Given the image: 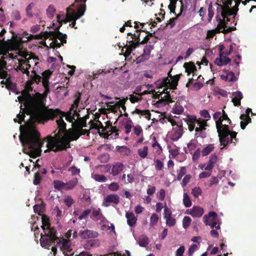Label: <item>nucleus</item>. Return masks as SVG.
Masks as SVG:
<instances>
[{
    "mask_svg": "<svg viewBox=\"0 0 256 256\" xmlns=\"http://www.w3.org/2000/svg\"><path fill=\"white\" fill-rule=\"evenodd\" d=\"M65 115V112L62 111L58 108L52 109L48 108L46 106L44 103H39L36 104L33 110V113L32 114V119L35 122L40 124H44L48 122L49 120H53L54 118L59 116L60 118L56 120V123L58 126V130L57 133L52 136H48L44 139V141L46 142V147L47 149L44 150V152H47L50 151H54V152H60V150H56L55 148H56L59 144H56L53 150L51 147L50 142L52 138H62V134L64 135L68 130L66 129V123L63 120V117Z\"/></svg>",
    "mask_w": 256,
    "mask_h": 256,
    "instance_id": "1",
    "label": "nucleus"
},
{
    "mask_svg": "<svg viewBox=\"0 0 256 256\" xmlns=\"http://www.w3.org/2000/svg\"><path fill=\"white\" fill-rule=\"evenodd\" d=\"M20 139L24 146V153L33 158L40 156L44 142L41 141L40 134L37 130L34 128L26 130L20 136Z\"/></svg>",
    "mask_w": 256,
    "mask_h": 256,
    "instance_id": "2",
    "label": "nucleus"
},
{
    "mask_svg": "<svg viewBox=\"0 0 256 256\" xmlns=\"http://www.w3.org/2000/svg\"><path fill=\"white\" fill-rule=\"evenodd\" d=\"M90 134V130L86 129L81 128H69L67 132L63 135L62 138L58 137L57 138H52L50 142L52 149L56 147V144H59L58 146L55 148L56 150H64L68 148H70V142L73 140H77L81 136L86 134L88 136Z\"/></svg>",
    "mask_w": 256,
    "mask_h": 256,
    "instance_id": "3",
    "label": "nucleus"
},
{
    "mask_svg": "<svg viewBox=\"0 0 256 256\" xmlns=\"http://www.w3.org/2000/svg\"><path fill=\"white\" fill-rule=\"evenodd\" d=\"M42 226H41L44 234H40V243L42 247L49 249L52 242L58 240L56 230L54 228L50 226V219L46 215L42 216Z\"/></svg>",
    "mask_w": 256,
    "mask_h": 256,
    "instance_id": "4",
    "label": "nucleus"
},
{
    "mask_svg": "<svg viewBox=\"0 0 256 256\" xmlns=\"http://www.w3.org/2000/svg\"><path fill=\"white\" fill-rule=\"evenodd\" d=\"M222 120L220 118L216 120V127L218 134L220 142L224 147L227 146L230 143L236 144V132H230L228 124H222Z\"/></svg>",
    "mask_w": 256,
    "mask_h": 256,
    "instance_id": "5",
    "label": "nucleus"
},
{
    "mask_svg": "<svg viewBox=\"0 0 256 256\" xmlns=\"http://www.w3.org/2000/svg\"><path fill=\"white\" fill-rule=\"evenodd\" d=\"M184 120L188 125V128L190 132L194 130L196 124L201 129V131L203 132L206 130V126H208V120L197 118L196 116L188 115Z\"/></svg>",
    "mask_w": 256,
    "mask_h": 256,
    "instance_id": "6",
    "label": "nucleus"
},
{
    "mask_svg": "<svg viewBox=\"0 0 256 256\" xmlns=\"http://www.w3.org/2000/svg\"><path fill=\"white\" fill-rule=\"evenodd\" d=\"M76 2L82 3L78 8L76 12L74 10L70 8H66V18L68 21L72 22V20H77L82 16L86 10V2L76 0Z\"/></svg>",
    "mask_w": 256,
    "mask_h": 256,
    "instance_id": "7",
    "label": "nucleus"
},
{
    "mask_svg": "<svg viewBox=\"0 0 256 256\" xmlns=\"http://www.w3.org/2000/svg\"><path fill=\"white\" fill-rule=\"evenodd\" d=\"M52 74V72L50 70H46L42 72V86L44 88V91L42 94L39 92H36V95L38 96V98H46L48 94L50 92L49 88V80Z\"/></svg>",
    "mask_w": 256,
    "mask_h": 256,
    "instance_id": "8",
    "label": "nucleus"
},
{
    "mask_svg": "<svg viewBox=\"0 0 256 256\" xmlns=\"http://www.w3.org/2000/svg\"><path fill=\"white\" fill-rule=\"evenodd\" d=\"M137 33H138V34H132L131 32H128V36H132V40H134L135 41H134L133 40H130L129 42V44H126L124 46V48H126V52L125 54L126 56H128L130 55L133 50L136 48L137 46H138L140 44V30H136Z\"/></svg>",
    "mask_w": 256,
    "mask_h": 256,
    "instance_id": "9",
    "label": "nucleus"
},
{
    "mask_svg": "<svg viewBox=\"0 0 256 256\" xmlns=\"http://www.w3.org/2000/svg\"><path fill=\"white\" fill-rule=\"evenodd\" d=\"M235 6L232 8H230L228 7L224 8L222 18H224V19H226V22L230 21V19L228 18L229 16L234 15L233 18H235V16L238 10V6L241 2V0H236L235 1Z\"/></svg>",
    "mask_w": 256,
    "mask_h": 256,
    "instance_id": "10",
    "label": "nucleus"
},
{
    "mask_svg": "<svg viewBox=\"0 0 256 256\" xmlns=\"http://www.w3.org/2000/svg\"><path fill=\"white\" fill-rule=\"evenodd\" d=\"M217 214L214 212H210L208 215L206 214L203 218L204 223L206 226H210L212 228H214L217 225L216 219Z\"/></svg>",
    "mask_w": 256,
    "mask_h": 256,
    "instance_id": "11",
    "label": "nucleus"
},
{
    "mask_svg": "<svg viewBox=\"0 0 256 256\" xmlns=\"http://www.w3.org/2000/svg\"><path fill=\"white\" fill-rule=\"evenodd\" d=\"M120 202V198L116 194H110L106 196L102 202L103 206L108 207L110 205L114 206L118 205Z\"/></svg>",
    "mask_w": 256,
    "mask_h": 256,
    "instance_id": "12",
    "label": "nucleus"
},
{
    "mask_svg": "<svg viewBox=\"0 0 256 256\" xmlns=\"http://www.w3.org/2000/svg\"><path fill=\"white\" fill-rule=\"evenodd\" d=\"M60 26L58 27L55 32H46V34L48 35L47 38H50V40H60L62 43H66L67 35L66 34H63L60 32L58 30Z\"/></svg>",
    "mask_w": 256,
    "mask_h": 256,
    "instance_id": "13",
    "label": "nucleus"
},
{
    "mask_svg": "<svg viewBox=\"0 0 256 256\" xmlns=\"http://www.w3.org/2000/svg\"><path fill=\"white\" fill-rule=\"evenodd\" d=\"M23 96H18V100L20 102H24V105L26 106H29L32 108V114L33 113V110L34 106L39 103H44L43 102H36L35 99L34 98V100H30L27 98V93L24 92L22 94ZM31 117L32 118V115H31Z\"/></svg>",
    "mask_w": 256,
    "mask_h": 256,
    "instance_id": "14",
    "label": "nucleus"
},
{
    "mask_svg": "<svg viewBox=\"0 0 256 256\" xmlns=\"http://www.w3.org/2000/svg\"><path fill=\"white\" fill-rule=\"evenodd\" d=\"M78 235L82 239H90L98 237L99 234L96 231L94 230L85 229L84 230H80Z\"/></svg>",
    "mask_w": 256,
    "mask_h": 256,
    "instance_id": "15",
    "label": "nucleus"
},
{
    "mask_svg": "<svg viewBox=\"0 0 256 256\" xmlns=\"http://www.w3.org/2000/svg\"><path fill=\"white\" fill-rule=\"evenodd\" d=\"M252 112V109L248 108L246 110L245 114H242L240 116V119L242 120L240 122V128L244 130L246 126L251 122L252 119L250 117V113Z\"/></svg>",
    "mask_w": 256,
    "mask_h": 256,
    "instance_id": "16",
    "label": "nucleus"
},
{
    "mask_svg": "<svg viewBox=\"0 0 256 256\" xmlns=\"http://www.w3.org/2000/svg\"><path fill=\"white\" fill-rule=\"evenodd\" d=\"M168 88L163 90L162 92V94H164V98H162V99H160V100L156 102V104L157 106H160V104H162V105L164 106L173 102V100H172L171 96L170 94V92H168Z\"/></svg>",
    "mask_w": 256,
    "mask_h": 256,
    "instance_id": "17",
    "label": "nucleus"
},
{
    "mask_svg": "<svg viewBox=\"0 0 256 256\" xmlns=\"http://www.w3.org/2000/svg\"><path fill=\"white\" fill-rule=\"evenodd\" d=\"M124 166L123 164L120 162H116L113 164L112 170L110 174L113 176H118L124 170Z\"/></svg>",
    "mask_w": 256,
    "mask_h": 256,
    "instance_id": "18",
    "label": "nucleus"
},
{
    "mask_svg": "<svg viewBox=\"0 0 256 256\" xmlns=\"http://www.w3.org/2000/svg\"><path fill=\"white\" fill-rule=\"evenodd\" d=\"M29 63V60H21L20 61V65L18 66L19 70H21L23 74H26L28 76L30 74L28 70L31 66Z\"/></svg>",
    "mask_w": 256,
    "mask_h": 256,
    "instance_id": "19",
    "label": "nucleus"
},
{
    "mask_svg": "<svg viewBox=\"0 0 256 256\" xmlns=\"http://www.w3.org/2000/svg\"><path fill=\"white\" fill-rule=\"evenodd\" d=\"M56 242L64 250H66V252H71L72 250L70 248V242L66 239L62 238L60 240L58 238V240H56L54 242H52L51 245L54 244Z\"/></svg>",
    "mask_w": 256,
    "mask_h": 256,
    "instance_id": "20",
    "label": "nucleus"
},
{
    "mask_svg": "<svg viewBox=\"0 0 256 256\" xmlns=\"http://www.w3.org/2000/svg\"><path fill=\"white\" fill-rule=\"evenodd\" d=\"M216 20L218 22V26L213 30H214V34H219L220 32H222V29L223 28H227V22H226V19H222L221 18V17L220 16H218V15L216 16Z\"/></svg>",
    "mask_w": 256,
    "mask_h": 256,
    "instance_id": "21",
    "label": "nucleus"
},
{
    "mask_svg": "<svg viewBox=\"0 0 256 256\" xmlns=\"http://www.w3.org/2000/svg\"><path fill=\"white\" fill-rule=\"evenodd\" d=\"M204 211L202 208L199 206H194L190 210L189 214L192 217L200 218L202 216Z\"/></svg>",
    "mask_w": 256,
    "mask_h": 256,
    "instance_id": "22",
    "label": "nucleus"
},
{
    "mask_svg": "<svg viewBox=\"0 0 256 256\" xmlns=\"http://www.w3.org/2000/svg\"><path fill=\"white\" fill-rule=\"evenodd\" d=\"M173 130L174 132V136L176 140H178L182 136L184 133L182 124H178V123H176V126H173Z\"/></svg>",
    "mask_w": 256,
    "mask_h": 256,
    "instance_id": "23",
    "label": "nucleus"
},
{
    "mask_svg": "<svg viewBox=\"0 0 256 256\" xmlns=\"http://www.w3.org/2000/svg\"><path fill=\"white\" fill-rule=\"evenodd\" d=\"M34 83L32 79L28 80L26 84L25 90L22 91V94L24 92L27 93V98L30 100H34V98L30 94V92H32L33 90V88L32 85Z\"/></svg>",
    "mask_w": 256,
    "mask_h": 256,
    "instance_id": "24",
    "label": "nucleus"
},
{
    "mask_svg": "<svg viewBox=\"0 0 256 256\" xmlns=\"http://www.w3.org/2000/svg\"><path fill=\"white\" fill-rule=\"evenodd\" d=\"M126 217L127 219V223L128 226H133L136 224L137 218L132 212H126Z\"/></svg>",
    "mask_w": 256,
    "mask_h": 256,
    "instance_id": "25",
    "label": "nucleus"
},
{
    "mask_svg": "<svg viewBox=\"0 0 256 256\" xmlns=\"http://www.w3.org/2000/svg\"><path fill=\"white\" fill-rule=\"evenodd\" d=\"M151 48L150 46H146L144 50V54H142L140 56L138 57L137 58L138 62H141L145 61L146 60L148 59L150 57V48Z\"/></svg>",
    "mask_w": 256,
    "mask_h": 256,
    "instance_id": "26",
    "label": "nucleus"
},
{
    "mask_svg": "<svg viewBox=\"0 0 256 256\" xmlns=\"http://www.w3.org/2000/svg\"><path fill=\"white\" fill-rule=\"evenodd\" d=\"M86 126V118H80L74 122L73 127L72 128H81Z\"/></svg>",
    "mask_w": 256,
    "mask_h": 256,
    "instance_id": "27",
    "label": "nucleus"
},
{
    "mask_svg": "<svg viewBox=\"0 0 256 256\" xmlns=\"http://www.w3.org/2000/svg\"><path fill=\"white\" fill-rule=\"evenodd\" d=\"M184 67L185 68L186 72L188 74V75L196 71V66L192 62H185Z\"/></svg>",
    "mask_w": 256,
    "mask_h": 256,
    "instance_id": "28",
    "label": "nucleus"
},
{
    "mask_svg": "<svg viewBox=\"0 0 256 256\" xmlns=\"http://www.w3.org/2000/svg\"><path fill=\"white\" fill-rule=\"evenodd\" d=\"M220 78L225 81L236 82L237 78L235 76L234 73L232 72H228L226 73V76L221 75Z\"/></svg>",
    "mask_w": 256,
    "mask_h": 256,
    "instance_id": "29",
    "label": "nucleus"
},
{
    "mask_svg": "<svg viewBox=\"0 0 256 256\" xmlns=\"http://www.w3.org/2000/svg\"><path fill=\"white\" fill-rule=\"evenodd\" d=\"M231 61V59L228 57L220 56V58L216 59L215 64L218 66H222L227 64Z\"/></svg>",
    "mask_w": 256,
    "mask_h": 256,
    "instance_id": "30",
    "label": "nucleus"
},
{
    "mask_svg": "<svg viewBox=\"0 0 256 256\" xmlns=\"http://www.w3.org/2000/svg\"><path fill=\"white\" fill-rule=\"evenodd\" d=\"M90 210L92 212V215L90 216L92 218H96L97 220H100V217L102 216V210L100 208L91 207Z\"/></svg>",
    "mask_w": 256,
    "mask_h": 256,
    "instance_id": "31",
    "label": "nucleus"
},
{
    "mask_svg": "<svg viewBox=\"0 0 256 256\" xmlns=\"http://www.w3.org/2000/svg\"><path fill=\"white\" fill-rule=\"evenodd\" d=\"M78 179L74 178L67 182H65V190H72L78 184Z\"/></svg>",
    "mask_w": 256,
    "mask_h": 256,
    "instance_id": "32",
    "label": "nucleus"
},
{
    "mask_svg": "<svg viewBox=\"0 0 256 256\" xmlns=\"http://www.w3.org/2000/svg\"><path fill=\"white\" fill-rule=\"evenodd\" d=\"M89 124H90V128H94L98 130L102 128L103 132L106 130V128L104 127L102 123L98 120H97L96 122H94L93 120H91L89 122Z\"/></svg>",
    "mask_w": 256,
    "mask_h": 256,
    "instance_id": "33",
    "label": "nucleus"
},
{
    "mask_svg": "<svg viewBox=\"0 0 256 256\" xmlns=\"http://www.w3.org/2000/svg\"><path fill=\"white\" fill-rule=\"evenodd\" d=\"M156 84L159 88L168 86L170 88V80L168 78H164L162 80H158L156 82Z\"/></svg>",
    "mask_w": 256,
    "mask_h": 256,
    "instance_id": "34",
    "label": "nucleus"
},
{
    "mask_svg": "<svg viewBox=\"0 0 256 256\" xmlns=\"http://www.w3.org/2000/svg\"><path fill=\"white\" fill-rule=\"evenodd\" d=\"M74 96L76 98L69 110L70 112H72L74 110H76L78 108L81 98V94L78 92L75 94Z\"/></svg>",
    "mask_w": 256,
    "mask_h": 256,
    "instance_id": "35",
    "label": "nucleus"
},
{
    "mask_svg": "<svg viewBox=\"0 0 256 256\" xmlns=\"http://www.w3.org/2000/svg\"><path fill=\"white\" fill-rule=\"evenodd\" d=\"M182 75V74H178L173 76L172 78L171 79L172 82L170 81V89L176 90L177 88L178 82Z\"/></svg>",
    "mask_w": 256,
    "mask_h": 256,
    "instance_id": "36",
    "label": "nucleus"
},
{
    "mask_svg": "<svg viewBox=\"0 0 256 256\" xmlns=\"http://www.w3.org/2000/svg\"><path fill=\"white\" fill-rule=\"evenodd\" d=\"M138 242L140 246L146 247L149 243L148 238L146 236L142 235L140 236Z\"/></svg>",
    "mask_w": 256,
    "mask_h": 256,
    "instance_id": "37",
    "label": "nucleus"
},
{
    "mask_svg": "<svg viewBox=\"0 0 256 256\" xmlns=\"http://www.w3.org/2000/svg\"><path fill=\"white\" fill-rule=\"evenodd\" d=\"M54 188L58 190H65V182L60 180H54L53 182Z\"/></svg>",
    "mask_w": 256,
    "mask_h": 256,
    "instance_id": "38",
    "label": "nucleus"
},
{
    "mask_svg": "<svg viewBox=\"0 0 256 256\" xmlns=\"http://www.w3.org/2000/svg\"><path fill=\"white\" fill-rule=\"evenodd\" d=\"M182 6H181V12L180 14H178L174 18H170L169 20L168 21L167 23L166 24V26H164V28H165L168 26H170V28H172L176 24L175 21L177 20L178 18L179 17V16L180 15V14L182 12V10L183 8V4L182 2H181Z\"/></svg>",
    "mask_w": 256,
    "mask_h": 256,
    "instance_id": "39",
    "label": "nucleus"
},
{
    "mask_svg": "<svg viewBox=\"0 0 256 256\" xmlns=\"http://www.w3.org/2000/svg\"><path fill=\"white\" fill-rule=\"evenodd\" d=\"M214 144H209L204 147L202 150V156H206L210 154L214 150Z\"/></svg>",
    "mask_w": 256,
    "mask_h": 256,
    "instance_id": "40",
    "label": "nucleus"
},
{
    "mask_svg": "<svg viewBox=\"0 0 256 256\" xmlns=\"http://www.w3.org/2000/svg\"><path fill=\"white\" fill-rule=\"evenodd\" d=\"M46 32H41L40 34H36V35H30V36L28 37V40H32V39H36V40H41L43 38H44L45 39L48 38H47V36L48 35L46 34Z\"/></svg>",
    "mask_w": 256,
    "mask_h": 256,
    "instance_id": "41",
    "label": "nucleus"
},
{
    "mask_svg": "<svg viewBox=\"0 0 256 256\" xmlns=\"http://www.w3.org/2000/svg\"><path fill=\"white\" fill-rule=\"evenodd\" d=\"M92 178L98 182H104L108 180L107 178L104 174H92Z\"/></svg>",
    "mask_w": 256,
    "mask_h": 256,
    "instance_id": "42",
    "label": "nucleus"
},
{
    "mask_svg": "<svg viewBox=\"0 0 256 256\" xmlns=\"http://www.w3.org/2000/svg\"><path fill=\"white\" fill-rule=\"evenodd\" d=\"M184 110V108L180 104V102H176L172 108V112L176 114H181Z\"/></svg>",
    "mask_w": 256,
    "mask_h": 256,
    "instance_id": "43",
    "label": "nucleus"
},
{
    "mask_svg": "<svg viewBox=\"0 0 256 256\" xmlns=\"http://www.w3.org/2000/svg\"><path fill=\"white\" fill-rule=\"evenodd\" d=\"M30 78L34 82L37 84H38L42 80V77L38 75L34 70L32 72Z\"/></svg>",
    "mask_w": 256,
    "mask_h": 256,
    "instance_id": "44",
    "label": "nucleus"
},
{
    "mask_svg": "<svg viewBox=\"0 0 256 256\" xmlns=\"http://www.w3.org/2000/svg\"><path fill=\"white\" fill-rule=\"evenodd\" d=\"M183 197V204L185 207L189 208L191 206L192 202L188 194L187 193H184Z\"/></svg>",
    "mask_w": 256,
    "mask_h": 256,
    "instance_id": "45",
    "label": "nucleus"
},
{
    "mask_svg": "<svg viewBox=\"0 0 256 256\" xmlns=\"http://www.w3.org/2000/svg\"><path fill=\"white\" fill-rule=\"evenodd\" d=\"M138 154L141 158H146L148 154V147L145 146L142 148H139L138 150Z\"/></svg>",
    "mask_w": 256,
    "mask_h": 256,
    "instance_id": "46",
    "label": "nucleus"
},
{
    "mask_svg": "<svg viewBox=\"0 0 256 256\" xmlns=\"http://www.w3.org/2000/svg\"><path fill=\"white\" fill-rule=\"evenodd\" d=\"M56 11L53 5H50L46 10V14L50 18H52L54 16V14Z\"/></svg>",
    "mask_w": 256,
    "mask_h": 256,
    "instance_id": "47",
    "label": "nucleus"
},
{
    "mask_svg": "<svg viewBox=\"0 0 256 256\" xmlns=\"http://www.w3.org/2000/svg\"><path fill=\"white\" fill-rule=\"evenodd\" d=\"M116 148L119 152L123 154L128 155L130 154V150L126 146H117Z\"/></svg>",
    "mask_w": 256,
    "mask_h": 256,
    "instance_id": "48",
    "label": "nucleus"
},
{
    "mask_svg": "<svg viewBox=\"0 0 256 256\" xmlns=\"http://www.w3.org/2000/svg\"><path fill=\"white\" fill-rule=\"evenodd\" d=\"M64 116H66V120L68 122L72 123V126H73V124H74V121L75 122L76 120H75L74 116H72V112L69 110L66 113H65Z\"/></svg>",
    "mask_w": 256,
    "mask_h": 256,
    "instance_id": "49",
    "label": "nucleus"
},
{
    "mask_svg": "<svg viewBox=\"0 0 256 256\" xmlns=\"http://www.w3.org/2000/svg\"><path fill=\"white\" fill-rule=\"evenodd\" d=\"M34 6V2H30L26 7V16L28 18H32L34 16V14H32V8Z\"/></svg>",
    "mask_w": 256,
    "mask_h": 256,
    "instance_id": "50",
    "label": "nucleus"
},
{
    "mask_svg": "<svg viewBox=\"0 0 256 256\" xmlns=\"http://www.w3.org/2000/svg\"><path fill=\"white\" fill-rule=\"evenodd\" d=\"M202 193V190L201 188L199 186L195 187L193 188L192 190V194L196 198H198L199 196L201 195Z\"/></svg>",
    "mask_w": 256,
    "mask_h": 256,
    "instance_id": "51",
    "label": "nucleus"
},
{
    "mask_svg": "<svg viewBox=\"0 0 256 256\" xmlns=\"http://www.w3.org/2000/svg\"><path fill=\"white\" fill-rule=\"evenodd\" d=\"M155 168L156 170L160 171L162 170L164 167V163L160 160H154Z\"/></svg>",
    "mask_w": 256,
    "mask_h": 256,
    "instance_id": "52",
    "label": "nucleus"
},
{
    "mask_svg": "<svg viewBox=\"0 0 256 256\" xmlns=\"http://www.w3.org/2000/svg\"><path fill=\"white\" fill-rule=\"evenodd\" d=\"M91 210L90 208L84 210L82 212L78 217V220H82L83 219H86L88 216L90 214Z\"/></svg>",
    "mask_w": 256,
    "mask_h": 256,
    "instance_id": "53",
    "label": "nucleus"
},
{
    "mask_svg": "<svg viewBox=\"0 0 256 256\" xmlns=\"http://www.w3.org/2000/svg\"><path fill=\"white\" fill-rule=\"evenodd\" d=\"M158 220V216L156 214H153L150 218V226H156Z\"/></svg>",
    "mask_w": 256,
    "mask_h": 256,
    "instance_id": "54",
    "label": "nucleus"
},
{
    "mask_svg": "<svg viewBox=\"0 0 256 256\" xmlns=\"http://www.w3.org/2000/svg\"><path fill=\"white\" fill-rule=\"evenodd\" d=\"M107 106L108 108V110H110L112 112L116 113L117 112L118 108L116 106L115 104H114V102H110L106 103Z\"/></svg>",
    "mask_w": 256,
    "mask_h": 256,
    "instance_id": "55",
    "label": "nucleus"
},
{
    "mask_svg": "<svg viewBox=\"0 0 256 256\" xmlns=\"http://www.w3.org/2000/svg\"><path fill=\"white\" fill-rule=\"evenodd\" d=\"M108 188L110 191L116 192L120 188L119 184L116 182H112L108 186Z\"/></svg>",
    "mask_w": 256,
    "mask_h": 256,
    "instance_id": "56",
    "label": "nucleus"
},
{
    "mask_svg": "<svg viewBox=\"0 0 256 256\" xmlns=\"http://www.w3.org/2000/svg\"><path fill=\"white\" fill-rule=\"evenodd\" d=\"M198 250V246L196 244H192L188 250V256H192L194 253Z\"/></svg>",
    "mask_w": 256,
    "mask_h": 256,
    "instance_id": "57",
    "label": "nucleus"
},
{
    "mask_svg": "<svg viewBox=\"0 0 256 256\" xmlns=\"http://www.w3.org/2000/svg\"><path fill=\"white\" fill-rule=\"evenodd\" d=\"M192 220L188 216L184 217L182 220V226L184 228H188Z\"/></svg>",
    "mask_w": 256,
    "mask_h": 256,
    "instance_id": "58",
    "label": "nucleus"
},
{
    "mask_svg": "<svg viewBox=\"0 0 256 256\" xmlns=\"http://www.w3.org/2000/svg\"><path fill=\"white\" fill-rule=\"evenodd\" d=\"M52 42L50 43V47L55 48H60L62 45H63L64 43L58 42L56 40H52Z\"/></svg>",
    "mask_w": 256,
    "mask_h": 256,
    "instance_id": "59",
    "label": "nucleus"
},
{
    "mask_svg": "<svg viewBox=\"0 0 256 256\" xmlns=\"http://www.w3.org/2000/svg\"><path fill=\"white\" fill-rule=\"evenodd\" d=\"M42 180V178L40 176V174L39 172H36L34 176V179L33 180V184L34 185H38L40 184V181Z\"/></svg>",
    "mask_w": 256,
    "mask_h": 256,
    "instance_id": "60",
    "label": "nucleus"
},
{
    "mask_svg": "<svg viewBox=\"0 0 256 256\" xmlns=\"http://www.w3.org/2000/svg\"><path fill=\"white\" fill-rule=\"evenodd\" d=\"M64 202L68 207H70L74 204V201L72 198L70 196H67L64 200Z\"/></svg>",
    "mask_w": 256,
    "mask_h": 256,
    "instance_id": "61",
    "label": "nucleus"
},
{
    "mask_svg": "<svg viewBox=\"0 0 256 256\" xmlns=\"http://www.w3.org/2000/svg\"><path fill=\"white\" fill-rule=\"evenodd\" d=\"M178 0H170V2L168 6V8L171 12L175 14V10L176 8V4Z\"/></svg>",
    "mask_w": 256,
    "mask_h": 256,
    "instance_id": "62",
    "label": "nucleus"
},
{
    "mask_svg": "<svg viewBox=\"0 0 256 256\" xmlns=\"http://www.w3.org/2000/svg\"><path fill=\"white\" fill-rule=\"evenodd\" d=\"M186 174V168L184 166L180 167V172L177 176V180H180L182 176Z\"/></svg>",
    "mask_w": 256,
    "mask_h": 256,
    "instance_id": "63",
    "label": "nucleus"
},
{
    "mask_svg": "<svg viewBox=\"0 0 256 256\" xmlns=\"http://www.w3.org/2000/svg\"><path fill=\"white\" fill-rule=\"evenodd\" d=\"M12 20H18L21 18L20 12L18 10H14L12 13Z\"/></svg>",
    "mask_w": 256,
    "mask_h": 256,
    "instance_id": "64",
    "label": "nucleus"
}]
</instances>
